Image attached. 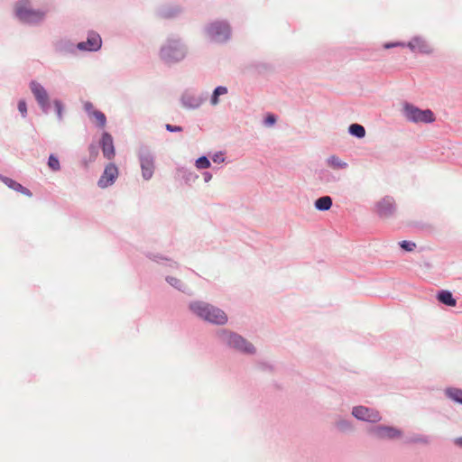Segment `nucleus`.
Instances as JSON below:
<instances>
[{
  "instance_id": "f257e3e1",
  "label": "nucleus",
  "mask_w": 462,
  "mask_h": 462,
  "mask_svg": "<svg viewBox=\"0 0 462 462\" xmlns=\"http://www.w3.org/2000/svg\"><path fill=\"white\" fill-rule=\"evenodd\" d=\"M188 309L193 316L212 325L223 326L228 321V317L222 309L204 300H191Z\"/></svg>"
},
{
  "instance_id": "f03ea898",
  "label": "nucleus",
  "mask_w": 462,
  "mask_h": 462,
  "mask_svg": "<svg viewBox=\"0 0 462 462\" xmlns=\"http://www.w3.org/2000/svg\"><path fill=\"white\" fill-rule=\"evenodd\" d=\"M49 13L48 8H35L31 0H18L14 5V17L23 24L39 26Z\"/></svg>"
},
{
  "instance_id": "7ed1b4c3",
  "label": "nucleus",
  "mask_w": 462,
  "mask_h": 462,
  "mask_svg": "<svg viewBox=\"0 0 462 462\" xmlns=\"http://www.w3.org/2000/svg\"><path fill=\"white\" fill-rule=\"evenodd\" d=\"M188 55V47L178 36H170L162 44L159 51L160 59L167 65L181 62Z\"/></svg>"
},
{
  "instance_id": "20e7f679",
  "label": "nucleus",
  "mask_w": 462,
  "mask_h": 462,
  "mask_svg": "<svg viewBox=\"0 0 462 462\" xmlns=\"http://www.w3.org/2000/svg\"><path fill=\"white\" fill-rule=\"evenodd\" d=\"M217 341L240 354L253 356L256 353L254 346L236 332L222 328L216 333Z\"/></svg>"
},
{
  "instance_id": "39448f33",
  "label": "nucleus",
  "mask_w": 462,
  "mask_h": 462,
  "mask_svg": "<svg viewBox=\"0 0 462 462\" xmlns=\"http://www.w3.org/2000/svg\"><path fill=\"white\" fill-rule=\"evenodd\" d=\"M204 33L210 42L222 44L231 39L232 29L227 21L216 20L205 26Z\"/></svg>"
},
{
  "instance_id": "423d86ee",
  "label": "nucleus",
  "mask_w": 462,
  "mask_h": 462,
  "mask_svg": "<svg viewBox=\"0 0 462 462\" xmlns=\"http://www.w3.org/2000/svg\"><path fill=\"white\" fill-rule=\"evenodd\" d=\"M137 158L140 163L142 178L150 180L155 171V154L147 145H141L137 150Z\"/></svg>"
},
{
  "instance_id": "0eeeda50",
  "label": "nucleus",
  "mask_w": 462,
  "mask_h": 462,
  "mask_svg": "<svg viewBox=\"0 0 462 462\" xmlns=\"http://www.w3.org/2000/svg\"><path fill=\"white\" fill-rule=\"evenodd\" d=\"M402 114L408 121L412 123L430 124L435 121V116L431 110H421L408 102L403 104Z\"/></svg>"
},
{
  "instance_id": "6e6552de",
  "label": "nucleus",
  "mask_w": 462,
  "mask_h": 462,
  "mask_svg": "<svg viewBox=\"0 0 462 462\" xmlns=\"http://www.w3.org/2000/svg\"><path fill=\"white\" fill-rule=\"evenodd\" d=\"M367 433L378 440H394L403 436L402 430L387 425H374L367 429Z\"/></svg>"
},
{
  "instance_id": "1a4fd4ad",
  "label": "nucleus",
  "mask_w": 462,
  "mask_h": 462,
  "mask_svg": "<svg viewBox=\"0 0 462 462\" xmlns=\"http://www.w3.org/2000/svg\"><path fill=\"white\" fill-rule=\"evenodd\" d=\"M29 87L42 112L48 114L50 112L51 103L47 89L36 80H32Z\"/></svg>"
},
{
  "instance_id": "9d476101",
  "label": "nucleus",
  "mask_w": 462,
  "mask_h": 462,
  "mask_svg": "<svg viewBox=\"0 0 462 462\" xmlns=\"http://www.w3.org/2000/svg\"><path fill=\"white\" fill-rule=\"evenodd\" d=\"M351 414L358 420L373 424L382 420V415L377 410L363 405L354 406Z\"/></svg>"
},
{
  "instance_id": "9b49d317",
  "label": "nucleus",
  "mask_w": 462,
  "mask_h": 462,
  "mask_svg": "<svg viewBox=\"0 0 462 462\" xmlns=\"http://www.w3.org/2000/svg\"><path fill=\"white\" fill-rule=\"evenodd\" d=\"M118 177V168L115 163H108L103 171V174L97 181V185L101 189H106L113 185Z\"/></svg>"
},
{
  "instance_id": "f8f14e48",
  "label": "nucleus",
  "mask_w": 462,
  "mask_h": 462,
  "mask_svg": "<svg viewBox=\"0 0 462 462\" xmlns=\"http://www.w3.org/2000/svg\"><path fill=\"white\" fill-rule=\"evenodd\" d=\"M102 46V40L100 35L96 32H89L88 33L87 41L80 42L77 44V48L81 51H97Z\"/></svg>"
},
{
  "instance_id": "ddd939ff",
  "label": "nucleus",
  "mask_w": 462,
  "mask_h": 462,
  "mask_svg": "<svg viewBox=\"0 0 462 462\" xmlns=\"http://www.w3.org/2000/svg\"><path fill=\"white\" fill-rule=\"evenodd\" d=\"M206 100L203 95L195 94L192 92L186 91L180 97V103L183 107L187 109H197Z\"/></svg>"
},
{
  "instance_id": "4468645a",
  "label": "nucleus",
  "mask_w": 462,
  "mask_h": 462,
  "mask_svg": "<svg viewBox=\"0 0 462 462\" xmlns=\"http://www.w3.org/2000/svg\"><path fill=\"white\" fill-rule=\"evenodd\" d=\"M395 209V200L391 196H385L376 203V212L381 217H391Z\"/></svg>"
},
{
  "instance_id": "2eb2a0df",
  "label": "nucleus",
  "mask_w": 462,
  "mask_h": 462,
  "mask_svg": "<svg viewBox=\"0 0 462 462\" xmlns=\"http://www.w3.org/2000/svg\"><path fill=\"white\" fill-rule=\"evenodd\" d=\"M54 51L61 56H70L77 53V44L68 39H60L53 44Z\"/></svg>"
},
{
  "instance_id": "dca6fc26",
  "label": "nucleus",
  "mask_w": 462,
  "mask_h": 462,
  "mask_svg": "<svg viewBox=\"0 0 462 462\" xmlns=\"http://www.w3.org/2000/svg\"><path fill=\"white\" fill-rule=\"evenodd\" d=\"M412 52H419L422 54H430L432 52V48L430 43L420 36L413 37L409 42L406 43Z\"/></svg>"
},
{
  "instance_id": "f3484780",
  "label": "nucleus",
  "mask_w": 462,
  "mask_h": 462,
  "mask_svg": "<svg viewBox=\"0 0 462 462\" xmlns=\"http://www.w3.org/2000/svg\"><path fill=\"white\" fill-rule=\"evenodd\" d=\"M100 145L102 148V152L104 157H106L108 160H111L114 158L116 154L115 146H114V141L112 135L105 132L102 134Z\"/></svg>"
},
{
  "instance_id": "a211bd4d",
  "label": "nucleus",
  "mask_w": 462,
  "mask_h": 462,
  "mask_svg": "<svg viewBox=\"0 0 462 462\" xmlns=\"http://www.w3.org/2000/svg\"><path fill=\"white\" fill-rule=\"evenodd\" d=\"M0 180L3 183H5L11 189L20 192L29 198H31L32 196V193L31 192L30 189L23 187L22 184L18 183L17 181H15L14 180H13L9 177L0 174Z\"/></svg>"
},
{
  "instance_id": "6ab92c4d",
  "label": "nucleus",
  "mask_w": 462,
  "mask_h": 462,
  "mask_svg": "<svg viewBox=\"0 0 462 462\" xmlns=\"http://www.w3.org/2000/svg\"><path fill=\"white\" fill-rule=\"evenodd\" d=\"M181 8L178 5L162 6L158 11V15L163 19H171L181 14Z\"/></svg>"
},
{
  "instance_id": "aec40b11",
  "label": "nucleus",
  "mask_w": 462,
  "mask_h": 462,
  "mask_svg": "<svg viewBox=\"0 0 462 462\" xmlns=\"http://www.w3.org/2000/svg\"><path fill=\"white\" fill-rule=\"evenodd\" d=\"M176 172L178 176H180L185 181L186 184H191L199 178L198 174L184 166L177 167Z\"/></svg>"
},
{
  "instance_id": "412c9836",
  "label": "nucleus",
  "mask_w": 462,
  "mask_h": 462,
  "mask_svg": "<svg viewBox=\"0 0 462 462\" xmlns=\"http://www.w3.org/2000/svg\"><path fill=\"white\" fill-rule=\"evenodd\" d=\"M146 256L150 260H152L155 263H162V264H164V263H165L166 265L169 266L170 268H172V269L179 268V263L177 262L171 261L161 254L147 253Z\"/></svg>"
},
{
  "instance_id": "4be33fe9",
  "label": "nucleus",
  "mask_w": 462,
  "mask_h": 462,
  "mask_svg": "<svg viewBox=\"0 0 462 462\" xmlns=\"http://www.w3.org/2000/svg\"><path fill=\"white\" fill-rule=\"evenodd\" d=\"M437 299L439 302L449 307H455L457 304L456 299L449 291H440L437 295Z\"/></svg>"
},
{
  "instance_id": "5701e85b",
  "label": "nucleus",
  "mask_w": 462,
  "mask_h": 462,
  "mask_svg": "<svg viewBox=\"0 0 462 462\" xmlns=\"http://www.w3.org/2000/svg\"><path fill=\"white\" fill-rule=\"evenodd\" d=\"M327 164L334 170H344L348 167L347 162L342 161L337 155H330L326 160Z\"/></svg>"
},
{
  "instance_id": "b1692460",
  "label": "nucleus",
  "mask_w": 462,
  "mask_h": 462,
  "mask_svg": "<svg viewBox=\"0 0 462 462\" xmlns=\"http://www.w3.org/2000/svg\"><path fill=\"white\" fill-rule=\"evenodd\" d=\"M445 395L454 402L462 404V389L448 387L444 391Z\"/></svg>"
},
{
  "instance_id": "393cba45",
  "label": "nucleus",
  "mask_w": 462,
  "mask_h": 462,
  "mask_svg": "<svg viewBox=\"0 0 462 462\" xmlns=\"http://www.w3.org/2000/svg\"><path fill=\"white\" fill-rule=\"evenodd\" d=\"M335 426L340 432L343 433H348L354 430L353 422L341 417L337 419Z\"/></svg>"
},
{
  "instance_id": "a878e982",
  "label": "nucleus",
  "mask_w": 462,
  "mask_h": 462,
  "mask_svg": "<svg viewBox=\"0 0 462 462\" xmlns=\"http://www.w3.org/2000/svg\"><path fill=\"white\" fill-rule=\"evenodd\" d=\"M333 204L332 199L329 196H323L316 199L314 205L315 208L319 211H327L331 208Z\"/></svg>"
},
{
  "instance_id": "bb28decb",
  "label": "nucleus",
  "mask_w": 462,
  "mask_h": 462,
  "mask_svg": "<svg viewBox=\"0 0 462 462\" xmlns=\"http://www.w3.org/2000/svg\"><path fill=\"white\" fill-rule=\"evenodd\" d=\"M228 92V89L225 86H218L214 90L210 97V105L212 106H216L219 104V97L226 95Z\"/></svg>"
},
{
  "instance_id": "cd10ccee",
  "label": "nucleus",
  "mask_w": 462,
  "mask_h": 462,
  "mask_svg": "<svg viewBox=\"0 0 462 462\" xmlns=\"http://www.w3.org/2000/svg\"><path fill=\"white\" fill-rule=\"evenodd\" d=\"M165 281L171 287L175 288L176 290H178V291H180L181 292H186L187 291V289H188L187 286L180 279H178L176 277H173V276H166Z\"/></svg>"
},
{
  "instance_id": "c85d7f7f",
  "label": "nucleus",
  "mask_w": 462,
  "mask_h": 462,
  "mask_svg": "<svg viewBox=\"0 0 462 462\" xmlns=\"http://www.w3.org/2000/svg\"><path fill=\"white\" fill-rule=\"evenodd\" d=\"M348 133L356 137V138H363L365 135V129L363 125L359 124H352L348 127Z\"/></svg>"
},
{
  "instance_id": "c756f323",
  "label": "nucleus",
  "mask_w": 462,
  "mask_h": 462,
  "mask_svg": "<svg viewBox=\"0 0 462 462\" xmlns=\"http://www.w3.org/2000/svg\"><path fill=\"white\" fill-rule=\"evenodd\" d=\"M407 443L429 445L430 443V438L423 434H414L407 440Z\"/></svg>"
},
{
  "instance_id": "7c9ffc66",
  "label": "nucleus",
  "mask_w": 462,
  "mask_h": 462,
  "mask_svg": "<svg viewBox=\"0 0 462 462\" xmlns=\"http://www.w3.org/2000/svg\"><path fill=\"white\" fill-rule=\"evenodd\" d=\"M210 166L211 162L206 155H202L195 161V167L198 170H207L210 168Z\"/></svg>"
},
{
  "instance_id": "2f4dec72",
  "label": "nucleus",
  "mask_w": 462,
  "mask_h": 462,
  "mask_svg": "<svg viewBox=\"0 0 462 462\" xmlns=\"http://www.w3.org/2000/svg\"><path fill=\"white\" fill-rule=\"evenodd\" d=\"M53 106L56 111L57 119L59 122H62L64 116V105L61 100L56 98L53 100Z\"/></svg>"
},
{
  "instance_id": "473e14b6",
  "label": "nucleus",
  "mask_w": 462,
  "mask_h": 462,
  "mask_svg": "<svg viewBox=\"0 0 462 462\" xmlns=\"http://www.w3.org/2000/svg\"><path fill=\"white\" fill-rule=\"evenodd\" d=\"M319 180L325 183L335 182L337 179L327 170H322L319 173Z\"/></svg>"
},
{
  "instance_id": "72a5a7b5",
  "label": "nucleus",
  "mask_w": 462,
  "mask_h": 462,
  "mask_svg": "<svg viewBox=\"0 0 462 462\" xmlns=\"http://www.w3.org/2000/svg\"><path fill=\"white\" fill-rule=\"evenodd\" d=\"M48 166L54 171L60 170V161L57 156L51 154L48 158Z\"/></svg>"
},
{
  "instance_id": "f704fd0d",
  "label": "nucleus",
  "mask_w": 462,
  "mask_h": 462,
  "mask_svg": "<svg viewBox=\"0 0 462 462\" xmlns=\"http://www.w3.org/2000/svg\"><path fill=\"white\" fill-rule=\"evenodd\" d=\"M91 117H94L97 121L99 127H105L106 124V117L103 112L97 110Z\"/></svg>"
},
{
  "instance_id": "c9c22d12",
  "label": "nucleus",
  "mask_w": 462,
  "mask_h": 462,
  "mask_svg": "<svg viewBox=\"0 0 462 462\" xmlns=\"http://www.w3.org/2000/svg\"><path fill=\"white\" fill-rule=\"evenodd\" d=\"M400 246L407 252H411L416 248V244L411 241L403 240L400 242Z\"/></svg>"
},
{
  "instance_id": "e433bc0d",
  "label": "nucleus",
  "mask_w": 462,
  "mask_h": 462,
  "mask_svg": "<svg viewBox=\"0 0 462 462\" xmlns=\"http://www.w3.org/2000/svg\"><path fill=\"white\" fill-rule=\"evenodd\" d=\"M17 108L21 116L23 118H25L27 116V104L24 99H21L18 101Z\"/></svg>"
},
{
  "instance_id": "4c0bfd02",
  "label": "nucleus",
  "mask_w": 462,
  "mask_h": 462,
  "mask_svg": "<svg viewBox=\"0 0 462 462\" xmlns=\"http://www.w3.org/2000/svg\"><path fill=\"white\" fill-rule=\"evenodd\" d=\"M277 121L276 116L273 114H269L263 120V125L267 127H271L275 125Z\"/></svg>"
},
{
  "instance_id": "58836bf2",
  "label": "nucleus",
  "mask_w": 462,
  "mask_h": 462,
  "mask_svg": "<svg viewBox=\"0 0 462 462\" xmlns=\"http://www.w3.org/2000/svg\"><path fill=\"white\" fill-rule=\"evenodd\" d=\"M84 106V110L86 111V113L88 114V116H92L94 112H96L97 110L94 108V106L91 102L89 101H86L83 105Z\"/></svg>"
},
{
  "instance_id": "ea45409f",
  "label": "nucleus",
  "mask_w": 462,
  "mask_h": 462,
  "mask_svg": "<svg viewBox=\"0 0 462 462\" xmlns=\"http://www.w3.org/2000/svg\"><path fill=\"white\" fill-rule=\"evenodd\" d=\"M212 161L217 163H222L225 162V157L222 152L215 153L212 157Z\"/></svg>"
},
{
  "instance_id": "a19ab883",
  "label": "nucleus",
  "mask_w": 462,
  "mask_h": 462,
  "mask_svg": "<svg viewBox=\"0 0 462 462\" xmlns=\"http://www.w3.org/2000/svg\"><path fill=\"white\" fill-rule=\"evenodd\" d=\"M165 129L168 132H171V133H176V132H181L182 131V127L181 126L172 125L171 124H166L165 125Z\"/></svg>"
},
{
  "instance_id": "79ce46f5",
  "label": "nucleus",
  "mask_w": 462,
  "mask_h": 462,
  "mask_svg": "<svg viewBox=\"0 0 462 462\" xmlns=\"http://www.w3.org/2000/svg\"><path fill=\"white\" fill-rule=\"evenodd\" d=\"M397 46L406 47V43L402 42H388V43H385L383 47H384V49H391V48L397 47Z\"/></svg>"
},
{
  "instance_id": "37998d69",
  "label": "nucleus",
  "mask_w": 462,
  "mask_h": 462,
  "mask_svg": "<svg viewBox=\"0 0 462 462\" xmlns=\"http://www.w3.org/2000/svg\"><path fill=\"white\" fill-rule=\"evenodd\" d=\"M203 180L206 183L209 182L212 180V173L209 171H204L202 172Z\"/></svg>"
},
{
  "instance_id": "c03bdc74",
  "label": "nucleus",
  "mask_w": 462,
  "mask_h": 462,
  "mask_svg": "<svg viewBox=\"0 0 462 462\" xmlns=\"http://www.w3.org/2000/svg\"><path fill=\"white\" fill-rule=\"evenodd\" d=\"M454 444L457 447H462V437L456 438L454 439Z\"/></svg>"
}]
</instances>
